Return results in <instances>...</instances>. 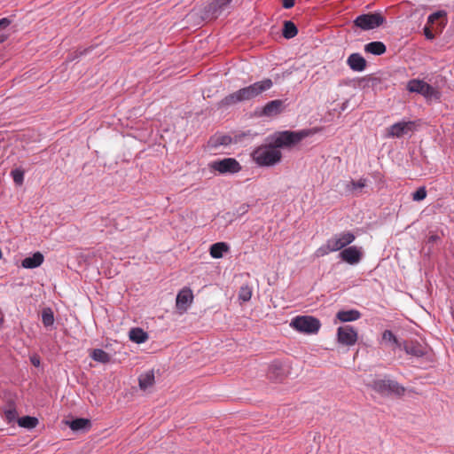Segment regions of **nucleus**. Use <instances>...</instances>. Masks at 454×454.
<instances>
[{
	"mask_svg": "<svg viewBox=\"0 0 454 454\" xmlns=\"http://www.w3.org/2000/svg\"><path fill=\"white\" fill-rule=\"evenodd\" d=\"M31 362H32V364H33L35 366H38V365H39V364H40L39 359H38V358H35V357L32 358V359H31Z\"/></svg>",
	"mask_w": 454,
	"mask_h": 454,
	"instance_id": "a19ab883",
	"label": "nucleus"
},
{
	"mask_svg": "<svg viewBox=\"0 0 454 454\" xmlns=\"http://www.w3.org/2000/svg\"><path fill=\"white\" fill-rule=\"evenodd\" d=\"M413 129V122L411 121H400L391 125L387 129L388 137H402L403 136L411 132Z\"/></svg>",
	"mask_w": 454,
	"mask_h": 454,
	"instance_id": "f8f14e48",
	"label": "nucleus"
},
{
	"mask_svg": "<svg viewBox=\"0 0 454 454\" xmlns=\"http://www.w3.org/2000/svg\"><path fill=\"white\" fill-rule=\"evenodd\" d=\"M54 314L51 308H44L42 311V322L44 327H52L54 325Z\"/></svg>",
	"mask_w": 454,
	"mask_h": 454,
	"instance_id": "bb28decb",
	"label": "nucleus"
},
{
	"mask_svg": "<svg viewBox=\"0 0 454 454\" xmlns=\"http://www.w3.org/2000/svg\"><path fill=\"white\" fill-rule=\"evenodd\" d=\"M367 385L381 395H395L401 396L405 391L404 387L398 382L386 378L373 379Z\"/></svg>",
	"mask_w": 454,
	"mask_h": 454,
	"instance_id": "7ed1b4c3",
	"label": "nucleus"
},
{
	"mask_svg": "<svg viewBox=\"0 0 454 454\" xmlns=\"http://www.w3.org/2000/svg\"><path fill=\"white\" fill-rule=\"evenodd\" d=\"M336 317L341 322H352L361 317V313L356 309L340 310Z\"/></svg>",
	"mask_w": 454,
	"mask_h": 454,
	"instance_id": "aec40b11",
	"label": "nucleus"
},
{
	"mask_svg": "<svg viewBox=\"0 0 454 454\" xmlns=\"http://www.w3.org/2000/svg\"><path fill=\"white\" fill-rule=\"evenodd\" d=\"M338 341L346 346H352L357 340V333L350 325L340 326L337 331Z\"/></svg>",
	"mask_w": 454,
	"mask_h": 454,
	"instance_id": "9d476101",
	"label": "nucleus"
},
{
	"mask_svg": "<svg viewBox=\"0 0 454 454\" xmlns=\"http://www.w3.org/2000/svg\"><path fill=\"white\" fill-rule=\"evenodd\" d=\"M371 86L372 88H376L380 83V79L377 77H372L370 79Z\"/></svg>",
	"mask_w": 454,
	"mask_h": 454,
	"instance_id": "ea45409f",
	"label": "nucleus"
},
{
	"mask_svg": "<svg viewBox=\"0 0 454 454\" xmlns=\"http://www.w3.org/2000/svg\"><path fill=\"white\" fill-rule=\"evenodd\" d=\"M383 340L391 343L392 345L400 348L401 343L395 337V335L390 330H385L382 334Z\"/></svg>",
	"mask_w": 454,
	"mask_h": 454,
	"instance_id": "7c9ffc66",
	"label": "nucleus"
},
{
	"mask_svg": "<svg viewBox=\"0 0 454 454\" xmlns=\"http://www.w3.org/2000/svg\"><path fill=\"white\" fill-rule=\"evenodd\" d=\"M339 256L343 262L355 265L361 261L363 253L361 247L352 246L341 250Z\"/></svg>",
	"mask_w": 454,
	"mask_h": 454,
	"instance_id": "9b49d317",
	"label": "nucleus"
},
{
	"mask_svg": "<svg viewBox=\"0 0 454 454\" xmlns=\"http://www.w3.org/2000/svg\"><path fill=\"white\" fill-rule=\"evenodd\" d=\"M89 51V50H84L83 51H81V52H80V55H83V54L87 53V51Z\"/></svg>",
	"mask_w": 454,
	"mask_h": 454,
	"instance_id": "a18cd8bd",
	"label": "nucleus"
},
{
	"mask_svg": "<svg viewBox=\"0 0 454 454\" xmlns=\"http://www.w3.org/2000/svg\"><path fill=\"white\" fill-rule=\"evenodd\" d=\"M298 33V29L293 21L286 20L284 23L283 36L286 39L294 38Z\"/></svg>",
	"mask_w": 454,
	"mask_h": 454,
	"instance_id": "a878e982",
	"label": "nucleus"
},
{
	"mask_svg": "<svg viewBox=\"0 0 454 454\" xmlns=\"http://www.w3.org/2000/svg\"><path fill=\"white\" fill-rule=\"evenodd\" d=\"M90 357L98 363L107 364L111 360V356L101 348H95L90 354Z\"/></svg>",
	"mask_w": 454,
	"mask_h": 454,
	"instance_id": "5701e85b",
	"label": "nucleus"
},
{
	"mask_svg": "<svg viewBox=\"0 0 454 454\" xmlns=\"http://www.w3.org/2000/svg\"><path fill=\"white\" fill-rule=\"evenodd\" d=\"M446 16H447V13L445 11H443V10L437 11L428 16L427 23L434 24L436 20H441L440 25L442 27H444L447 23Z\"/></svg>",
	"mask_w": 454,
	"mask_h": 454,
	"instance_id": "c85d7f7f",
	"label": "nucleus"
},
{
	"mask_svg": "<svg viewBox=\"0 0 454 454\" xmlns=\"http://www.w3.org/2000/svg\"><path fill=\"white\" fill-rule=\"evenodd\" d=\"M193 300V294L190 288L182 289L176 296V307L179 311L187 310Z\"/></svg>",
	"mask_w": 454,
	"mask_h": 454,
	"instance_id": "ddd939ff",
	"label": "nucleus"
},
{
	"mask_svg": "<svg viewBox=\"0 0 454 454\" xmlns=\"http://www.w3.org/2000/svg\"><path fill=\"white\" fill-rule=\"evenodd\" d=\"M385 21L386 19L380 12H373L357 16L354 20V25L366 31L379 27Z\"/></svg>",
	"mask_w": 454,
	"mask_h": 454,
	"instance_id": "0eeeda50",
	"label": "nucleus"
},
{
	"mask_svg": "<svg viewBox=\"0 0 454 454\" xmlns=\"http://www.w3.org/2000/svg\"><path fill=\"white\" fill-rule=\"evenodd\" d=\"M273 86V82L270 78L256 82L249 86L238 90L237 91L226 96L223 103L231 106L242 101H247L255 98Z\"/></svg>",
	"mask_w": 454,
	"mask_h": 454,
	"instance_id": "f03ea898",
	"label": "nucleus"
},
{
	"mask_svg": "<svg viewBox=\"0 0 454 454\" xmlns=\"http://www.w3.org/2000/svg\"><path fill=\"white\" fill-rule=\"evenodd\" d=\"M139 387L142 390H146L154 384V373L153 371H148L142 373L138 378Z\"/></svg>",
	"mask_w": 454,
	"mask_h": 454,
	"instance_id": "412c9836",
	"label": "nucleus"
},
{
	"mask_svg": "<svg viewBox=\"0 0 454 454\" xmlns=\"http://www.w3.org/2000/svg\"><path fill=\"white\" fill-rule=\"evenodd\" d=\"M18 413L15 408H10L4 411V418L8 423L15 421L17 419Z\"/></svg>",
	"mask_w": 454,
	"mask_h": 454,
	"instance_id": "c9c22d12",
	"label": "nucleus"
},
{
	"mask_svg": "<svg viewBox=\"0 0 454 454\" xmlns=\"http://www.w3.org/2000/svg\"><path fill=\"white\" fill-rule=\"evenodd\" d=\"M232 138L229 135L225 134H215L211 137L208 145L213 148H217L221 145H228L231 143Z\"/></svg>",
	"mask_w": 454,
	"mask_h": 454,
	"instance_id": "6ab92c4d",
	"label": "nucleus"
},
{
	"mask_svg": "<svg viewBox=\"0 0 454 454\" xmlns=\"http://www.w3.org/2000/svg\"><path fill=\"white\" fill-rule=\"evenodd\" d=\"M404 349L407 354L412 355L417 357H420L425 354L423 347L418 343L411 342L409 344H406L404 346Z\"/></svg>",
	"mask_w": 454,
	"mask_h": 454,
	"instance_id": "cd10ccee",
	"label": "nucleus"
},
{
	"mask_svg": "<svg viewBox=\"0 0 454 454\" xmlns=\"http://www.w3.org/2000/svg\"><path fill=\"white\" fill-rule=\"evenodd\" d=\"M7 39V35H0V43H4L5 40Z\"/></svg>",
	"mask_w": 454,
	"mask_h": 454,
	"instance_id": "37998d69",
	"label": "nucleus"
},
{
	"mask_svg": "<svg viewBox=\"0 0 454 454\" xmlns=\"http://www.w3.org/2000/svg\"><path fill=\"white\" fill-rule=\"evenodd\" d=\"M211 171L218 172L221 175H233L241 170L240 163L234 158H224L212 160L208 163Z\"/></svg>",
	"mask_w": 454,
	"mask_h": 454,
	"instance_id": "423d86ee",
	"label": "nucleus"
},
{
	"mask_svg": "<svg viewBox=\"0 0 454 454\" xmlns=\"http://www.w3.org/2000/svg\"><path fill=\"white\" fill-rule=\"evenodd\" d=\"M407 90L410 92L419 93L430 100H439L441 98V93L437 89L419 79H412L409 81Z\"/></svg>",
	"mask_w": 454,
	"mask_h": 454,
	"instance_id": "39448f33",
	"label": "nucleus"
},
{
	"mask_svg": "<svg viewBox=\"0 0 454 454\" xmlns=\"http://www.w3.org/2000/svg\"><path fill=\"white\" fill-rule=\"evenodd\" d=\"M252 297V289L248 286H243L239 292V299L244 302L248 301Z\"/></svg>",
	"mask_w": 454,
	"mask_h": 454,
	"instance_id": "2f4dec72",
	"label": "nucleus"
},
{
	"mask_svg": "<svg viewBox=\"0 0 454 454\" xmlns=\"http://www.w3.org/2000/svg\"><path fill=\"white\" fill-rule=\"evenodd\" d=\"M17 422L20 427H24L27 429H33L39 423L38 419L35 417L31 416H23L21 418H19L17 419Z\"/></svg>",
	"mask_w": 454,
	"mask_h": 454,
	"instance_id": "393cba45",
	"label": "nucleus"
},
{
	"mask_svg": "<svg viewBox=\"0 0 454 454\" xmlns=\"http://www.w3.org/2000/svg\"><path fill=\"white\" fill-rule=\"evenodd\" d=\"M310 129L284 130L268 137V143L256 147L251 153L253 160L260 167H272L281 161V148H291L310 136Z\"/></svg>",
	"mask_w": 454,
	"mask_h": 454,
	"instance_id": "f257e3e1",
	"label": "nucleus"
},
{
	"mask_svg": "<svg viewBox=\"0 0 454 454\" xmlns=\"http://www.w3.org/2000/svg\"><path fill=\"white\" fill-rule=\"evenodd\" d=\"M90 426V421L89 419H83V418L75 419L69 423L70 428L74 431L83 430V429L89 428Z\"/></svg>",
	"mask_w": 454,
	"mask_h": 454,
	"instance_id": "c756f323",
	"label": "nucleus"
},
{
	"mask_svg": "<svg viewBox=\"0 0 454 454\" xmlns=\"http://www.w3.org/2000/svg\"><path fill=\"white\" fill-rule=\"evenodd\" d=\"M424 35L427 37V39L433 40L434 38V35L427 27H424Z\"/></svg>",
	"mask_w": 454,
	"mask_h": 454,
	"instance_id": "4c0bfd02",
	"label": "nucleus"
},
{
	"mask_svg": "<svg viewBox=\"0 0 454 454\" xmlns=\"http://www.w3.org/2000/svg\"><path fill=\"white\" fill-rule=\"evenodd\" d=\"M44 257L40 252L35 253L32 256L26 257L21 262V266L25 269H35L43 262Z\"/></svg>",
	"mask_w": 454,
	"mask_h": 454,
	"instance_id": "dca6fc26",
	"label": "nucleus"
},
{
	"mask_svg": "<svg viewBox=\"0 0 454 454\" xmlns=\"http://www.w3.org/2000/svg\"><path fill=\"white\" fill-rule=\"evenodd\" d=\"M295 0H283L282 5L285 9H290L294 5Z\"/></svg>",
	"mask_w": 454,
	"mask_h": 454,
	"instance_id": "e433bc0d",
	"label": "nucleus"
},
{
	"mask_svg": "<svg viewBox=\"0 0 454 454\" xmlns=\"http://www.w3.org/2000/svg\"><path fill=\"white\" fill-rule=\"evenodd\" d=\"M386 45L380 41L371 42L364 45V51L372 55L380 56L386 52Z\"/></svg>",
	"mask_w": 454,
	"mask_h": 454,
	"instance_id": "a211bd4d",
	"label": "nucleus"
},
{
	"mask_svg": "<svg viewBox=\"0 0 454 454\" xmlns=\"http://www.w3.org/2000/svg\"><path fill=\"white\" fill-rule=\"evenodd\" d=\"M367 185L366 178H360L357 181L351 180L346 184V190L349 192H360Z\"/></svg>",
	"mask_w": 454,
	"mask_h": 454,
	"instance_id": "b1692460",
	"label": "nucleus"
},
{
	"mask_svg": "<svg viewBox=\"0 0 454 454\" xmlns=\"http://www.w3.org/2000/svg\"><path fill=\"white\" fill-rule=\"evenodd\" d=\"M283 101L275 99L268 102L262 110V114L265 116H274L282 112Z\"/></svg>",
	"mask_w": 454,
	"mask_h": 454,
	"instance_id": "2eb2a0df",
	"label": "nucleus"
},
{
	"mask_svg": "<svg viewBox=\"0 0 454 454\" xmlns=\"http://www.w3.org/2000/svg\"><path fill=\"white\" fill-rule=\"evenodd\" d=\"M232 0H213L205 7L207 18L215 19L228 10Z\"/></svg>",
	"mask_w": 454,
	"mask_h": 454,
	"instance_id": "1a4fd4ad",
	"label": "nucleus"
},
{
	"mask_svg": "<svg viewBox=\"0 0 454 454\" xmlns=\"http://www.w3.org/2000/svg\"><path fill=\"white\" fill-rule=\"evenodd\" d=\"M332 252H334V250H333L330 247V243L329 241L327 240L325 245L324 246H321L320 247H318L316 251V256L317 257H321V256H325L326 254H328L329 253H332Z\"/></svg>",
	"mask_w": 454,
	"mask_h": 454,
	"instance_id": "473e14b6",
	"label": "nucleus"
},
{
	"mask_svg": "<svg viewBox=\"0 0 454 454\" xmlns=\"http://www.w3.org/2000/svg\"><path fill=\"white\" fill-rule=\"evenodd\" d=\"M11 24V20L7 18L0 20V29L7 27Z\"/></svg>",
	"mask_w": 454,
	"mask_h": 454,
	"instance_id": "58836bf2",
	"label": "nucleus"
},
{
	"mask_svg": "<svg viewBox=\"0 0 454 454\" xmlns=\"http://www.w3.org/2000/svg\"><path fill=\"white\" fill-rule=\"evenodd\" d=\"M290 326L299 333L313 334L319 331L321 324L312 316H296L292 318Z\"/></svg>",
	"mask_w": 454,
	"mask_h": 454,
	"instance_id": "20e7f679",
	"label": "nucleus"
},
{
	"mask_svg": "<svg viewBox=\"0 0 454 454\" xmlns=\"http://www.w3.org/2000/svg\"><path fill=\"white\" fill-rule=\"evenodd\" d=\"M347 64L350 69L356 72H362L366 67V60L359 53L350 54L347 59Z\"/></svg>",
	"mask_w": 454,
	"mask_h": 454,
	"instance_id": "4468645a",
	"label": "nucleus"
},
{
	"mask_svg": "<svg viewBox=\"0 0 454 454\" xmlns=\"http://www.w3.org/2000/svg\"><path fill=\"white\" fill-rule=\"evenodd\" d=\"M129 339L137 344L144 343L148 339V334L141 328H132L129 333Z\"/></svg>",
	"mask_w": 454,
	"mask_h": 454,
	"instance_id": "4be33fe9",
	"label": "nucleus"
},
{
	"mask_svg": "<svg viewBox=\"0 0 454 454\" xmlns=\"http://www.w3.org/2000/svg\"><path fill=\"white\" fill-rule=\"evenodd\" d=\"M11 175H12L15 184H17L19 185L22 184L23 180H24V172L22 170L18 169V168L13 169V170H12Z\"/></svg>",
	"mask_w": 454,
	"mask_h": 454,
	"instance_id": "72a5a7b5",
	"label": "nucleus"
},
{
	"mask_svg": "<svg viewBox=\"0 0 454 454\" xmlns=\"http://www.w3.org/2000/svg\"><path fill=\"white\" fill-rule=\"evenodd\" d=\"M230 251V246L225 242H217L210 247V255L215 259H220L223 256L224 253Z\"/></svg>",
	"mask_w": 454,
	"mask_h": 454,
	"instance_id": "f3484780",
	"label": "nucleus"
},
{
	"mask_svg": "<svg viewBox=\"0 0 454 454\" xmlns=\"http://www.w3.org/2000/svg\"><path fill=\"white\" fill-rule=\"evenodd\" d=\"M4 322V317H0V327L3 325Z\"/></svg>",
	"mask_w": 454,
	"mask_h": 454,
	"instance_id": "c03bdc74",
	"label": "nucleus"
},
{
	"mask_svg": "<svg viewBox=\"0 0 454 454\" xmlns=\"http://www.w3.org/2000/svg\"><path fill=\"white\" fill-rule=\"evenodd\" d=\"M356 236L351 231H343L340 233L334 234L328 239L330 247L334 252L343 250L348 245L354 242Z\"/></svg>",
	"mask_w": 454,
	"mask_h": 454,
	"instance_id": "6e6552de",
	"label": "nucleus"
},
{
	"mask_svg": "<svg viewBox=\"0 0 454 454\" xmlns=\"http://www.w3.org/2000/svg\"><path fill=\"white\" fill-rule=\"evenodd\" d=\"M427 197V190L424 186L419 187L415 192L412 193V200L414 201H421Z\"/></svg>",
	"mask_w": 454,
	"mask_h": 454,
	"instance_id": "f704fd0d",
	"label": "nucleus"
},
{
	"mask_svg": "<svg viewBox=\"0 0 454 454\" xmlns=\"http://www.w3.org/2000/svg\"><path fill=\"white\" fill-rule=\"evenodd\" d=\"M438 239H439V237H438L437 235H432V236L429 238V241H430V242H435Z\"/></svg>",
	"mask_w": 454,
	"mask_h": 454,
	"instance_id": "79ce46f5",
	"label": "nucleus"
}]
</instances>
